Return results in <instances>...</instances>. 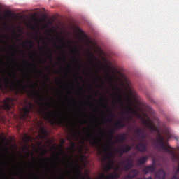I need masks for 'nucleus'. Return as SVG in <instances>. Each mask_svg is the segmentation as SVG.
Here are the masks:
<instances>
[{
    "mask_svg": "<svg viewBox=\"0 0 179 179\" xmlns=\"http://www.w3.org/2000/svg\"><path fill=\"white\" fill-rule=\"evenodd\" d=\"M125 122H122V120H119L116 122L113 129H110L108 131L110 141H113V137L114 136V134L115 133V129H122V128H125Z\"/></svg>",
    "mask_w": 179,
    "mask_h": 179,
    "instance_id": "6",
    "label": "nucleus"
},
{
    "mask_svg": "<svg viewBox=\"0 0 179 179\" xmlns=\"http://www.w3.org/2000/svg\"><path fill=\"white\" fill-rule=\"evenodd\" d=\"M71 52H73V54H75V52H78V49L76 48L74 51L71 50Z\"/></svg>",
    "mask_w": 179,
    "mask_h": 179,
    "instance_id": "38",
    "label": "nucleus"
},
{
    "mask_svg": "<svg viewBox=\"0 0 179 179\" xmlns=\"http://www.w3.org/2000/svg\"><path fill=\"white\" fill-rule=\"evenodd\" d=\"M4 82L6 83V87H8V86H9V83H10V80H9V78H6L4 79Z\"/></svg>",
    "mask_w": 179,
    "mask_h": 179,
    "instance_id": "31",
    "label": "nucleus"
},
{
    "mask_svg": "<svg viewBox=\"0 0 179 179\" xmlns=\"http://www.w3.org/2000/svg\"><path fill=\"white\" fill-rule=\"evenodd\" d=\"M113 103H116L115 100H113Z\"/></svg>",
    "mask_w": 179,
    "mask_h": 179,
    "instance_id": "56",
    "label": "nucleus"
},
{
    "mask_svg": "<svg viewBox=\"0 0 179 179\" xmlns=\"http://www.w3.org/2000/svg\"><path fill=\"white\" fill-rule=\"evenodd\" d=\"M4 179H6V177H4Z\"/></svg>",
    "mask_w": 179,
    "mask_h": 179,
    "instance_id": "59",
    "label": "nucleus"
},
{
    "mask_svg": "<svg viewBox=\"0 0 179 179\" xmlns=\"http://www.w3.org/2000/svg\"><path fill=\"white\" fill-rule=\"evenodd\" d=\"M76 174H78V177H82V171L78 165L74 167Z\"/></svg>",
    "mask_w": 179,
    "mask_h": 179,
    "instance_id": "26",
    "label": "nucleus"
},
{
    "mask_svg": "<svg viewBox=\"0 0 179 179\" xmlns=\"http://www.w3.org/2000/svg\"><path fill=\"white\" fill-rule=\"evenodd\" d=\"M166 177H167V174L166 173V171L163 169H159L155 173V179H166Z\"/></svg>",
    "mask_w": 179,
    "mask_h": 179,
    "instance_id": "13",
    "label": "nucleus"
},
{
    "mask_svg": "<svg viewBox=\"0 0 179 179\" xmlns=\"http://www.w3.org/2000/svg\"><path fill=\"white\" fill-rule=\"evenodd\" d=\"M34 94L29 93L31 96H37L39 99H41V95L38 94V92L34 90Z\"/></svg>",
    "mask_w": 179,
    "mask_h": 179,
    "instance_id": "30",
    "label": "nucleus"
},
{
    "mask_svg": "<svg viewBox=\"0 0 179 179\" xmlns=\"http://www.w3.org/2000/svg\"><path fill=\"white\" fill-rule=\"evenodd\" d=\"M80 64H78V66L79 67Z\"/></svg>",
    "mask_w": 179,
    "mask_h": 179,
    "instance_id": "57",
    "label": "nucleus"
},
{
    "mask_svg": "<svg viewBox=\"0 0 179 179\" xmlns=\"http://www.w3.org/2000/svg\"><path fill=\"white\" fill-rule=\"evenodd\" d=\"M45 160H51V158H45Z\"/></svg>",
    "mask_w": 179,
    "mask_h": 179,
    "instance_id": "46",
    "label": "nucleus"
},
{
    "mask_svg": "<svg viewBox=\"0 0 179 179\" xmlns=\"http://www.w3.org/2000/svg\"><path fill=\"white\" fill-rule=\"evenodd\" d=\"M63 160H64V162H66V157H64L63 158Z\"/></svg>",
    "mask_w": 179,
    "mask_h": 179,
    "instance_id": "43",
    "label": "nucleus"
},
{
    "mask_svg": "<svg viewBox=\"0 0 179 179\" xmlns=\"http://www.w3.org/2000/svg\"><path fill=\"white\" fill-rule=\"evenodd\" d=\"M58 41H59V45H57V48L61 50V51L63 52V59L65 61V52H64V50H62V47H66V43H65V41L63 40H61L59 38H57Z\"/></svg>",
    "mask_w": 179,
    "mask_h": 179,
    "instance_id": "18",
    "label": "nucleus"
},
{
    "mask_svg": "<svg viewBox=\"0 0 179 179\" xmlns=\"http://www.w3.org/2000/svg\"><path fill=\"white\" fill-rule=\"evenodd\" d=\"M36 71L38 72V73H39V75H41V73H43V72L40 70H36Z\"/></svg>",
    "mask_w": 179,
    "mask_h": 179,
    "instance_id": "39",
    "label": "nucleus"
},
{
    "mask_svg": "<svg viewBox=\"0 0 179 179\" xmlns=\"http://www.w3.org/2000/svg\"><path fill=\"white\" fill-rule=\"evenodd\" d=\"M139 174V171L138 169H131L129 171L127 176H125L126 179H131V178H135L136 176Z\"/></svg>",
    "mask_w": 179,
    "mask_h": 179,
    "instance_id": "14",
    "label": "nucleus"
},
{
    "mask_svg": "<svg viewBox=\"0 0 179 179\" xmlns=\"http://www.w3.org/2000/svg\"><path fill=\"white\" fill-rule=\"evenodd\" d=\"M135 134L138 136L139 141H141V142L136 145V149L138 152L143 153L146 152L148 150V144L145 143V140L148 138V136L145 134V131L138 127L135 130Z\"/></svg>",
    "mask_w": 179,
    "mask_h": 179,
    "instance_id": "2",
    "label": "nucleus"
},
{
    "mask_svg": "<svg viewBox=\"0 0 179 179\" xmlns=\"http://www.w3.org/2000/svg\"><path fill=\"white\" fill-rule=\"evenodd\" d=\"M34 55H37V52H34Z\"/></svg>",
    "mask_w": 179,
    "mask_h": 179,
    "instance_id": "47",
    "label": "nucleus"
},
{
    "mask_svg": "<svg viewBox=\"0 0 179 179\" xmlns=\"http://www.w3.org/2000/svg\"><path fill=\"white\" fill-rule=\"evenodd\" d=\"M67 139L71 142L70 150H71V152H73V150H75V148L76 147V144L75 143V142L72 141V137L69 136Z\"/></svg>",
    "mask_w": 179,
    "mask_h": 179,
    "instance_id": "25",
    "label": "nucleus"
},
{
    "mask_svg": "<svg viewBox=\"0 0 179 179\" xmlns=\"http://www.w3.org/2000/svg\"><path fill=\"white\" fill-rule=\"evenodd\" d=\"M48 58L50 61L52 62V52H51V50H50V48H48Z\"/></svg>",
    "mask_w": 179,
    "mask_h": 179,
    "instance_id": "28",
    "label": "nucleus"
},
{
    "mask_svg": "<svg viewBox=\"0 0 179 179\" xmlns=\"http://www.w3.org/2000/svg\"><path fill=\"white\" fill-rule=\"evenodd\" d=\"M46 78H47V79H48V80H50V77H48V76H46Z\"/></svg>",
    "mask_w": 179,
    "mask_h": 179,
    "instance_id": "51",
    "label": "nucleus"
},
{
    "mask_svg": "<svg viewBox=\"0 0 179 179\" xmlns=\"http://www.w3.org/2000/svg\"><path fill=\"white\" fill-rule=\"evenodd\" d=\"M105 106L107 107V108H108V104L106 103Z\"/></svg>",
    "mask_w": 179,
    "mask_h": 179,
    "instance_id": "45",
    "label": "nucleus"
},
{
    "mask_svg": "<svg viewBox=\"0 0 179 179\" xmlns=\"http://www.w3.org/2000/svg\"><path fill=\"white\" fill-rule=\"evenodd\" d=\"M114 96H115L117 99V101L122 107H124L125 110L124 111V114H128V113H131V114H134L135 115H139V113H138V111L132 107V104L131 103V98L127 99V106H125V101L122 99V95L120 94H118L117 92L116 94H114Z\"/></svg>",
    "mask_w": 179,
    "mask_h": 179,
    "instance_id": "3",
    "label": "nucleus"
},
{
    "mask_svg": "<svg viewBox=\"0 0 179 179\" xmlns=\"http://www.w3.org/2000/svg\"><path fill=\"white\" fill-rule=\"evenodd\" d=\"M156 170V166L155 164H152L148 166H145L143 169V172L145 173V174H148V173H155V171Z\"/></svg>",
    "mask_w": 179,
    "mask_h": 179,
    "instance_id": "16",
    "label": "nucleus"
},
{
    "mask_svg": "<svg viewBox=\"0 0 179 179\" xmlns=\"http://www.w3.org/2000/svg\"><path fill=\"white\" fill-rule=\"evenodd\" d=\"M34 67L35 69H37V66L36 64L34 65Z\"/></svg>",
    "mask_w": 179,
    "mask_h": 179,
    "instance_id": "44",
    "label": "nucleus"
},
{
    "mask_svg": "<svg viewBox=\"0 0 179 179\" xmlns=\"http://www.w3.org/2000/svg\"><path fill=\"white\" fill-rule=\"evenodd\" d=\"M34 178L38 179V178H37V176H34Z\"/></svg>",
    "mask_w": 179,
    "mask_h": 179,
    "instance_id": "49",
    "label": "nucleus"
},
{
    "mask_svg": "<svg viewBox=\"0 0 179 179\" xmlns=\"http://www.w3.org/2000/svg\"><path fill=\"white\" fill-rule=\"evenodd\" d=\"M120 178V174L117 172H114L113 173L109 174L108 176H106L104 173H102L100 176L99 179H118Z\"/></svg>",
    "mask_w": 179,
    "mask_h": 179,
    "instance_id": "12",
    "label": "nucleus"
},
{
    "mask_svg": "<svg viewBox=\"0 0 179 179\" xmlns=\"http://www.w3.org/2000/svg\"><path fill=\"white\" fill-rule=\"evenodd\" d=\"M65 142V141L64 140H63V143Z\"/></svg>",
    "mask_w": 179,
    "mask_h": 179,
    "instance_id": "58",
    "label": "nucleus"
},
{
    "mask_svg": "<svg viewBox=\"0 0 179 179\" xmlns=\"http://www.w3.org/2000/svg\"><path fill=\"white\" fill-rule=\"evenodd\" d=\"M0 41H3V40L2 39V38H0Z\"/></svg>",
    "mask_w": 179,
    "mask_h": 179,
    "instance_id": "50",
    "label": "nucleus"
},
{
    "mask_svg": "<svg viewBox=\"0 0 179 179\" xmlns=\"http://www.w3.org/2000/svg\"><path fill=\"white\" fill-rule=\"evenodd\" d=\"M144 124L147 128L151 129V131H156V127H155V125L152 123V120H144Z\"/></svg>",
    "mask_w": 179,
    "mask_h": 179,
    "instance_id": "19",
    "label": "nucleus"
},
{
    "mask_svg": "<svg viewBox=\"0 0 179 179\" xmlns=\"http://www.w3.org/2000/svg\"><path fill=\"white\" fill-rule=\"evenodd\" d=\"M66 163H67L68 166H69V162H67Z\"/></svg>",
    "mask_w": 179,
    "mask_h": 179,
    "instance_id": "52",
    "label": "nucleus"
},
{
    "mask_svg": "<svg viewBox=\"0 0 179 179\" xmlns=\"http://www.w3.org/2000/svg\"><path fill=\"white\" fill-rule=\"evenodd\" d=\"M155 146H157L158 149H162V150H164L171 155H173L174 156L173 148L169 145V143L164 142V138L160 134L158 135L156 140Z\"/></svg>",
    "mask_w": 179,
    "mask_h": 179,
    "instance_id": "4",
    "label": "nucleus"
},
{
    "mask_svg": "<svg viewBox=\"0 0 179 179\" xmlns=\"http://www.w3.org/2000/svg\"><path fill=\"white\" fill-rule=\"evenodd\" d=\"M90 98H91V99H92V96H90Z\"/></svg>",
    "mask_w": 179,
    "mask_h": 179,
    "instance_id": "60",
    "label": "nucleus"
},
{
    "mask_svg": "<svg viewBox=\"0 0 179 179\" xmlns=\"http://www.w3.org/2000/svg\"><path fill=\"white\" fill-rule=\"evenodd\" d=\"M109 70L111 71V67H109Z\"/></svg>",
    "mask_w": 179,
    "mask_h": 179,
    "instance_id": "55",
    "label": "nucleus"
},
{
    "mask_svg": "<svg viewBox=\"0 0 179 179\" xmlns=\"http://www.w3.org/2000/svg\"><path fill=\"white\" fill-rule=\"evenodd\" d=\"M173 174H179V164L178 165V169H176V171L173 172Z\"/></svg>",
    "mask_w": 179,
    "mask_h": 179,
    "instance_id": "35",
    "label": "nucleus"
},
{
    "mask_svg": "<svg viewBox=\"0 0 179 179\" xmlns=\"http://www.w3.org/2000/svg\"><path fill=\"white\" fill-rule=\"evenodd\" d=\"M12 76H13L14 80H15L17 82L16 83L13 80L11 81L12 87L13 89H15V87H16V86H19V87H20V89H24L25 90H27V87H32V89H36V87H38V83H37V82H35L34 85L31 84V85H24L23 82L17 80V78H16V74L15 73H12Z\"/></svg>",
    "mask_w": 179,
    "mask_h": 179,
    "instance_id": "5",
    "label": "nucleus"
},
{
    "mask_svg": "<svg viewBox=\"0 0 179 179\" xmlns=\"http://www.w3.org/2000/svg\"><path fill=\"white\" fill-rule=\"evenodd\" d=\"M39 131H40L39 136L41 139H45V138L48 136V131H47V129H45L44 127H40Z\"/></svg>",
    "mask_w": 179,
    "mask_h": 179,
    "instance_id": "15",
    "label": "nucleus"
},
{
    "mask_svg": "<svg viewBox=\"0 0 179 179\" xmlns=\"http://www.w3.org/2000/svg\"><path fill=\"white\" fill-rule=\"evenodd\" d=\"M108 113H110V115L111 118H113V117L114 116V113H113V111H111V109L108 108Z\"/></svg>",
    "mask_w": 179,
    "mask_h": 179,
    "instance_id": "34",
    "label": "nucleus"
},
{
    "mask_svg": "<svg viewBox=\"0 0 179 179\" xmlns=\"http://www.w3.org/2000/svg\"><path fill=\"white\" fill-rule=\"evenodd\" d=\"M94 76H95L96 80H100L103 83V78H101V76L100 75H99V73L94 75Z\"/></svg>",
    "mask_w": 179,
    "mask_h": 179,
    "instance_id": "29",
    "label": "nucleus"
},
{
    "mask_svg": "<svg viewBox=\"0 0 179 179\" xmlns=\"http://www.w3.org/2000/svg\"><path fill=\"white\" fill-rule=\"evenodd\" d=\"M47 169H48V164L46 165Z\"/></svg>",
    "mask_w": 179,
    "mask_h": 179,
    "instance_id": "53",
    "label": "nucleus"
},
{
    "mask_svg": "<svg viewBox=\"0 0 179 179\" xmlns=\"http://www.w3.org/2000/svg\"><path fill=\"white\" fill-rule=\"evenodd\" d=\"M89 87H90V89H93V87L92 86L91 83L89 84Z\"/></svg>",
    "mask_w": 179,
    "mask_h": 179,
    "instance_id": "41",
    "label": "nucleus"
},
{
    "mask_svg": "<svg viewBox=\"0 0 179 179\" xmlns=\"http://www.w3.org/2000/svg\"><path fill=\"white\" fill-rule=\"evenodd\" d=\"M12 179H13V178H12Z\"/></svg>",
    "mask_w": 179,
    "mask_h": 179,
    "instance_id": "63",
    "label": "nucleus"
},
{
    "mask_svg": "<svg viewBox=\"0 0 179 179\" xmlns=\"http://www.w3.org/2000/svg\"><path fill=\"white\" fill-rule=\"evenodd\" d=\"M109 121H113V118L109 117Z\"/></svg>",
    "mask_w": 179,
    "mask_h": 179,
    "instance_id": "48",
    "label": "nucleus"
},
{
    "mask_svg": "<svg viewBox=\"0 0 179 179\" xmlns=\"http://www.w3.org/2000/svg\"><path fill=\"white\" fill-rule=\"evenodd\" d=\"M25 44H27V45H29L30 50H31V48H34V43H33V41H27V43H25Z\"/></svg>",
    "mask_w": 179,
    "mask_h": 179,
    "instance_id": "27",
    "label": "nucleus"
},
{
    "mask_svg": "<svg viewBox=\"0 0 179 179\" xmlns=\"http://www.w3.org/2000/svg\"><path fill=\"white\" fill-rule=\"evenodd\" d=\"M6 15H7V16H8L9 17H11V16H12V12H10V11H7V12H6Z\"/></svg>",
    "mask_w": 179,
    "mask_h": 179,
    "instance_id": "36",
    "label": "nucleus"
},
{
    "mask_svg": "<svg viewBox=\"0 0 179 179\" xmlns=\"http://www.w3.org/2000/svg\"><path fill=\"white\" fill-rule=\"evenodd\" d=\"M122 170L124 171H129L132 167H134V160L132 159H128L123 160L120 163Z\"/></svg>",
    "mask_w": 179,
    "mask_h": 179,
    "instance_id": "7",
    "label": "nucleus"
},
{
    "mask_svg": "<svg viewBox=\"0 0 179 179\" xmlns=\"http://www.w3.org/2000/svg\"><path fill=\"white\" fill-rule=\"evenodd\" d=\"M110 145H106V148L103 149L104 152H108L107 155L105 156V160H110L113 157V153L110 152Z\"/></svg>",
    "mask_w": 179,
    "mask_h": 179,
    "instance_id": "20",
    "label": "nucleus"
},
{
    "mask_svg": "<svg viewBox=\"0 0 179 179\" xmlns=\"http://www.w3.org/2000/svg\"><path fill=\"white\" fill-rule=\"evenodd\" d=\"M12 106H13V99L12 98H6L3 101V108L7 111H9L12 108Z\"/></svg>",
    "mask_w": 179,
    "mask_h": 179,
    "instance_id": "9",
    "label": "nucleus"
},
{
    "mask_svg": "<svg viewBox=\"0 0 179 179\" xmlns=\"http://www.w3.org/2000/svg\"><path fill=\"white\" fill-rule=\"evenodd\" d=\"M126 120H127L128 122L131 121V117H126Z\"/></svg>",
    "mask_w": 179,
    "mask_h": 179,
    "instance_id": "40",
    "label": "nucleus"
},
{
    "mask_svg": "<svg viewBox=\"0 0 179 179\" xmlns=\"http://www.w3.org/2000/svg\"><path fill=\"white\" fill-rule=\"evenodd\" d=\"M106 79H108V80H110V82H114L115 83V80H117V77H115V75L111 76L110 73H107Z\"/></svg>",
    "mask_w": 179,
    "mask_h": 179,
    "instance_id": "24",
    "label": "nucleus"
},
{
    "mask_svg": "<svg viewBox=\"0 0 179 179\" xmlns=\"http://www.w3.org/2000/svg\"><path fill=\"white\" fill-rule=\"evenodd\" d=\"M114 167V161L110 159L104 166L105 173H108Z\"/></svg>",
    "mask_w": 179,
    "mask_h": 179,
    "instance_id": "17",
    "label": "nucleus"
},
{
    "mask_svg": "<svg viewBox=\"0 0 179 179\" xmlns=\"http://www.w3.org/2000/svg\"><path fill=\"white\" fill-rule=\"evenodd\" d=\"M99 142H100V138L94 137V139L91 140V145L92 146H98Z\"/></svg>",
    "mask_w": 179,
    "mask_h": 179,
    "instance_id": "23",
    "label": "nucleus"
},
{
    "mask_svg": "<svg viewBox=\"0 0 179 179\" xmlns=\"http://www.w3.org/2000/svg\"><path fill=\"white\" fill-rule=\"evenodd\" d=\"M22 55H24V52H22Z\"/></svg>",
    "mask_w": 179,
    "mask_h": 179,
    "instance_id": "54",
    "label": "nucleus"
},
{
    "mask_svg": "<svg viewBox=\"0 0 179 179\" xmlns=\"http://www.w3.org/2000/svg\"><path fill=\"white\" fill-rule=\"evenodd\" d=\"M79 33H80V34H85V32L83 31V30L80 29V28L78 29Z\"/></svg>",
    "mask_w": 179,
    "mask_h": 179,
    "instance_id": "37",
    "label": "nucleus"
},
{
    "mask_svg": "<svg viewBox=\"0 0 179 179\" xmlns=\"http://www.w3.org/2000/svg\"><path fill=\"white\" fill-rule=\"evenodd\" d=\"M41 150L42 152V154L43 155H45L46 153H48V150L47 148H41Z\"/></svg>",
    "mask_w": 179,
    "mask_h": 179,
    "instance_id": "32",
    "label": "nucleus"
},
{
    "mask_svg": "<svg viewBox=\"0 0 179 179\" xmlns=\"http://www.w3.org/2000/svg\"><path fill=\"white\" fill-rule=\"evenodd\" d=\"M73 138L75 139V141H80V142H82V143L85 142V140L83 138H82L80 130H79L78 127H76V129L73 131Z\"/></svg>",
    "mask_w": 179,
    "mask_h": 179,
    "instance_id": "10",
    "label": "nucleus"
},
{
    "mask_svg": "<svg viewBox=\"0 0 179 179\" xmlns=\"http://www.w3.org/2000/svg\"><path fill=\"white\" fill-rule=\"evenodd\" d=\"M148 157L143 156L139 159L137 160V164L138 166H141L142 164H145L148 162Z\"/></svg>",
    "mask_w": 179,
    "mask_h": 179,
    "instance_id": "21",
    "label": "nucleus"
},
{
    "mask_svg": "<svg viewBox=\"0 0 179 179\" xmlns=\"http://www.w3.org/2000/svg\"><path fill=\"white\" fill-rule=\"evenodd\" d=\"M43 106H45V107L42 108V113L43 114L44 119L48 120V121H49V122H50L52 125H54L55 124L61 125V124L66 122V118H68L66 114L60 115V116H58V115H54L52 112L48 110V104L44 103Z\"/></svg>",
    "mask_w": 179,
    "mask_h": 179,
    "instance_id": "1",
    "label": "nucleus"
},
{
    "mask_svg": "<svg viewBox=\"0 0 179 179\" xmlns=\"http://www.w3.org/2000/svg\"><path fill=\"white\" fill-rule=\"evenodd\" d=\"M127 139V135L122 133L119 137H116V142H124Z\"/></svg>",
    "mask_w": 179,
    "mask_h": 179,
    "instance_id": "22",
    "label": "nucleus"
},
{
    "mask_svg": "<svg viewBox=\"0 0 179 179\" xmlns=\"http://www.w3.org/2000/svg\"><path fill=\"white\" fill-rule=\"evenodd\" d=\"M76 179H78V178H76Z\"/></svg>",
    "mask_w": 179,
    "mask_h": 179,
    "instance_id": "61",
    "label": "nucleus"
},
{
    "mask_svg": "<svg viewBox=\"0 0 179 179\" xmlns=\"http://www.w3.org/2000/svg\"><path fill=\"white\" fill-rule=\"evenodd\" d=\"M82 179H83V178H82Z\"/></svg>",
    "mask_w": 179,
    "mask_h": 179,
    "instance_id": "62",
    "label": "nucleus"
},
{
    "mask_svg": "<svg viewBox=\"0 0 179 179\" xmlns=\"http://www.w3.org/2000/svg\"><path fill=\"white\" fill-rule=\"evenodd\" d=\"M73 62H74L76 64H80V61H79V58L75 57V56L73 57Z\"/></svg>",
    "mask_w": 179,
    "mask_h": 179,
    "instance_id": "33",
    "label": "nucleus"
},
{
    "mask_svg": "<svg viewBox=\"0 0 179 179\" xmlns=\"http://www.w3.org/2000/svg\"><path fill=\"white\" fill-rule=\"evenodd\" d=\"M34 107V105L31 102H29L27 106L24 108L21 113V117L23 118V120H27V117H29V114H30L31 111H33V108Z\"/></svg>",
    "mask_w": 179,
    "mask_h": 179,
    "instance_id": "8",
    "label": "nucleus"
},
{
    "mask_svg": "<svg viewBox=\"0 0 179 179\" xmlns=\"http://www.w3.org/2000/svg\"><path fill=\"white\" fill-rule=\"evenodd\" d=\"M131 150H132V147L131 145H126L123 147L118 148L116 150V152L117 153H118V155H120V156H122L124 153H128V152H129Z\"/></svg>",
    "mask_w": 179,
    "mask_h": 179,
    "instance_id": "11",
    "label": "nucleus"
},
{
    "mask_svg": "<svg viewBox=\"0 0 179 179\" xmlns=\"http://www.w3.org/2000/svg\"><path fill=\"white\" fill-rule=\"evenodd\" d=\"M15 38H19V36H17V34H15Z\"/></svg>",
    "mask_w": 179,
    "mask_h": 179,
    "instance_id": "42",
    "label": "nucleus"
}]
</instances>
